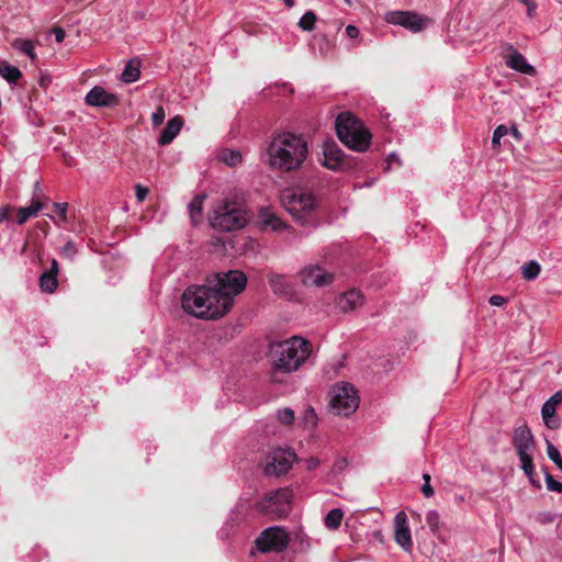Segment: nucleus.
<instances>
[{"label": "nucleus", "instance_id": "obj_1", "mask_svg": "<svg viewBox=\"0 0 562 562\" xmlns=\"http://www.w3.org/2000/svg\"><path fill=\"white\" fill-rule=\"evenodd\" d=\"M308 156L307 140L297 134L285 132L276 135L267 147V166L278 172L299 170Z\"/></svg>", "mask_w": 562, "mask_h": 562}, {"label": "nucleus", "instance_id": "obj_2", "mask_svg": "<svg viewBox=\"0 0 562 562\" xmlns=\"http://www.w3.org/2000/svg\"><path fill=\"white\" fill-rule=\"evenodd\" d=\"M311 352V342L301 336L269 344L267 355L271 363L272 379L278 381L279 373L289 374L297 371Z\"/></svg>", "mask_w": 562, "mask_h": 562}, {"label": "nucleus", "instance_id": "obj_3", "mask_svg": "<svg viewBox=\"0 0 562 562\" xmlns=\"http://www.w3.org/2000/svg\"><path fill=\"white\" fill-rule=\"evenodd\" d=\"M182 308L200 319H217L229 312L228 299L217 296L212 285H190L181 296Z\"/></svg>", "mask_w": 562, "mask_h": 562}, {"label": "nucleus", "instance_id": "obj_4", "mask_svg": "<svg viewBox=\"0 0 562 562\" xmlns=\"http://www.w3.org/2000/svg\"><path fill=\"white\" fill-rule=\"evenodd\" d=\"M248 213L245 204L235 199L224 198L214 204L210 218L211 226L221 232H233L245 227Z\"/></svg>", "mask_w": 562, "mask_h": 562}, {"label": "nucleus", "instance_id": "obj_5", "mask_svg": "<svg viewBox=\"0 0 562 562\" xmlns=\"http://www.w3.org/2000/svg\"><path fill=\"white\" fill-rule=\"evenodd\" d=\"M338 138L350 149L366 151L371 142V133L361 121L349 113L339 114L336 119Z\"/></svg>", "mask_w": 562, "mask_h": 562}, {"label": "nucleus", "instance_id": "obj_6", "mask_svg": "<svg viewBox=\"0 0 562 562\" xmlns=\"http://www.w3.org/2000/svg\"><path fill=\"white\" fill-rule=\"evenodd\" d=\"M284 209L301 224L317 209L318 200L314 192L305 188L286 190L282 194Z\"/></svg>", "mask_w": 562, "mask_h": 562}, {"label": "nucleus", "instance_id": "obj_7", "mask_svg": "<svg viewBox=\"0 0 562 562\" xmlns=\"http://www.w3.org/2000/svg\"><path fill=\"white\" fill-rule=\"evenodd\" d=\"M216 283L213 289L217 296L228 299L229 310L234 304V297L241 293L247 284V277L243 271L229 270L215 276Z\"/></svg>", "mask_w": 562, "mask_h": 562}, {"label": "nucleus", "instance_id": "obj_8", "mask_svg": "<svg viewBox=\"0 0 562 562\" xmlns=\"http://www.w3.org/2000/svg\"><path fill=\"white\" fill-rule=\"evenodd\" d=\"M330 394V408L338 415L348 416L359 406L357 391L348 382L334 385Z\"/></svg>", "mask_w": 562, "mask_h": 562}, {"label": "nucleus", "instance_id": "obj_9", "mask_svg": "<svg viewBox=\"0 0 562 562\" xmlns=\"http://www.w3.org/2000/svg\"><path fill=\"white\" fill-rule=\"evenodd\" d=\"M293 498L292 490L284 487L267 493L257 508L260 513L274 514L278 517L286 516L291 509Z\"/></svg>", "mask_w": 562, "mask_h": 562}, {"label": "nucleus", "instance_id": "obj_10", "mask_svg": "<svg viewBox=\"0 0 562 562\" xmlns=\"http://www.w3.org/2000/svg\"><path fill=\"white\" fill-rule=\"evenodd\" d=\"M256 549L261 553L283 552L289 544V533L282 527H268L257 537Z\"/></svg>", "mask_w": 562, "mask_h": 562}, {"label": "nucleus", "instance_id": "obj_11", "mask_svg": "<svg viewBox=\"0 0 562 562\" xmlns=\"http://www.w3.org/2000/svg\"><path fill=\"white\" fill-rule=\"evenodd\" d=\"M294 460L295 453L290 450H273L268 456L267 464L265 467V473L266 475H282L292 468Z\"/></svg>", "mask_w": 562, "mask_h": 562}, {"label": "nucleus", "instance_id": "obj_12", "mask_svg": "<svg viewBox=\"0 0 562 562\" xmlns=\"http://www.w3.org/2000/svg\"><path fill=\"white\" fill-rule=\"evenodd\" d=\"M319 164L331 170L340 171L347 166L346 156L335 142L326 140L322 145V157Z\"/></svg>", "mask_w": 562, "mask_h": 562}, {"label": "nucleus", "instance_id": "obj_13", "mask_svg": "<svg viewBox=\"0 0 562 562\" xmlns=\"http://www.w3.org/2000/svg\"><path fill=\"white\" fill-rule=\"evenodd\" d=\"M513 445L519 460L533 458L536 450L535 437L528 426L517 427L513 436Z\"/></svg>", "mask_w": 562, "mask_h": 562}, {"label": "nucleus", "instance_id": "obj_14", "mask_svg": "<svg viewBox=\"0 0 562 562\" xmlns=\"http://www.w3.org/2000/svg\"><path fill=\"white\" fill-rule=\"evenodd\" d=\"M386 21L391 24L401 25L416 33L424 30L429 20L413 12L394 11L387 13Z\"/></svg>", "mask_w": 562, "mask_h": 562}, {"label": "nucleus", "instance_id": "obj_15", "mask_svg": "<svg viewBox=\"0 0 562 562\" xmlns=\"http://www.w3.org/2000/svg\"><path fill=\"white\" fill-rule=\"evenodd\" d=\"M300 278L306 286H326L334 280V274L319 266H307L300 271Z\"/></svg>", "mask_w": 562, "mask_h": 562}, {"label": "nucleus", "instance_id": "obj_16", "mask_svg": "<svg viewBox=\"0 0 562 562\" xmlns=\"http://www.w3.org/2000/svg\"><path fill=\"white\" fill-rule=\"evenodd\" d=\"M394 539L405 552H411L413 548L411 529L406 514L401 510L394 517Z\"/></svg>", "mask_w": 562, "mask_h": 562}, {"label": "nucleus", "instance_id": "obj_17", "mask_svg": "<svg viewBox=\"0 0 562 562\" xmlns=\"http://www.w3.org/2000/svg\"><path fill=\"white\" fill-rule=\"evenodd\" d=\"M85 101L88 105L99 108L116 106L120 102L116 94L108 92L103 87L100 86L93 87L86 94Z\"/></svg>", "mask_w": 562, "mask_h": 562}, {"label": "nucleus", "instance_id": "obj_18", "mask_svg": "<svg viewBox=\"0 0 562 562\" xmlns=\"http://www.w3.org/2000/svg\"><path fill=\"white\" fill-rule=\"evenodd\" d=\"M259 228L260 231L283 232L288 229V225L269 207L259 211Z\"/></svg>", "mask_w": 562, "mask_h": 562}, {"label": "nucleus", "instance_id": "obj_19", "mask_svg": "<svg viewBox=\"0 0 562 562\" xmlns=\"http://www.w3.org/2000/svg\"><path fill=\"white\" fill-rule=\"evenodd\" d=\"M182 125H183V120L179 115L169 120L167 125L160 133V136L158 138V144L160 146H166V145L170 144L176 138V136L180 133Z\"/></svg>", "mask_w": 562, "mask_h": 562}, {"label": "nucleus", "instance_id": "obj_20", "mask_svg": "<svg viewBox=\"0 0 562 562\" xmlns=\"http://www.w3.org/2000/svg\"><path fill=\"white\" fill-rule=\"evenodd\" d=\"M363 302V296L358 290H350L346 293H344L338 299V307L344 313L350 312L355 310L356 307L360 306Z\"/></svg>", "mask_w": 562, "mask_h": 562}, {"label": "nucleus", "instance_id": "obj_21", "mask_svg": "<svg viewBox=\"0 0 562 562\" xmlns=\"http://www.w3.org/2000/svg\"><path fill=\"white\" fill-rule=\"evenodd\" d=\"M506 65H507V67H509L516 71H519L521 74L533 75L536 72L533 66L528 64L526 58L524 57V55L517 50H514L506 58Z\"/></svg>", "mask_w": 562, "mask_h": 562}, {"label": "nucleus", "instance_id": "obj_22", "mask_svg": "<svg viewBox=\"0 0 562 562\" xmlns=\"http://www.w3.org/2000/svg\"><path fill=\"white\" fill-rule=\"evenodd\" d=\"M44 207L42 199H33L31 205L19 207L16 211V223L24 224L30 217L36 216Z\"/></svg>", "mask_w": 562, "mask_h": 562}, {"label": "nucleus", "instance_id": "obj_23", "mask_svg": "<svg viewBox=\"0 0 562 562\" xmlns=\"http://www.w3.org/2000/svg\"><path fill=\"white\" fill-rule=\"evenodd\" d=\"M268 282L276 294H285L290 291L291 283L288 276L270 272Z\"/></svg>", "mask_w": 562, "mask_h": 562}, {"label": "nucleus", "instance_id": "obj_24", "mask_svg": "<svg viewBox=\"0 0 562 562\" xmlns=\"http://www.w3.org/2000/svg\"><path fill=\"white\" fill-rule=\"evenodd\" d=\"M519 468L524 474L528 477L529 483L537 490L541 488V482L537 477L535 472L533 458L519 460Z\"/></svg>", "mask_w": 562, "mask_h": 562}, {"label": "nucleus", "instance_id": "obj_25", "mask_svg": "<svg viewBox=\"0 0 562 562\" xmlns=\"http://www.w3.org/2000/svg\"><path fill=\"white\" fill-rule=\"evenodd\" d=\"M519 468L524 474L528 477L529 483L537 490L541 488V482L537 477L535 472L533 458L519 460Z\"/></svg>", "mask_w": 562, "mask_h": 562}, {"label": "nucleus", "instance_id": "obj_26", "mask_svg": "<svg viewBox=\"0 0 562 562\" xmlns=\"http://www.w3.org/2000/svg\"><path fill=\"white\" fill-rule=\"evenodd\" d=\"M519 468L524 474L528 477L529 483L537 490L541 488V482L537 477L535 472L533 458L519 460Z\"/></svg>", "mask_w": 562, "mask_h": 562}, {"label": "nucleus", "instance_id": "obj_27", "mask_svg": "<svg viewBox=\"0 0 562 562\" xmlns=\"http://www.w3.org/2000/svg\"><path fill=\"white\" fill-rule=\"evenodd\" d=\"M0 76L9 83H16L22 77V71L18 67L12 66L7 61H2L0 63Z\"/></svg>", "mask_w": 562, "mask_h": 562}, {"label": "nucleus", "instance_id": "obj_28", "mask_svg": "<svg viewBox=\"0 0 562 562\" xmlns=\"http://www.w3.org/2000/svg\"><path fill=\"white\" fill-rule=\"evenodd\" d=\"M139 63L136 60H130L124 67L121 79L126 83H132L139 78Z\"/></svg>", "mask_w": 562, "mask_h": 562}, {"label": "nucleus", "instance_id": "obj_29", "mask_svg": "<svg viewBox=\"0 0 562 562\" xmlns=\"http://www.w3.org/2000/svg\"><path fill=\"white\" fill-rule=\"evenodd\" d=\"M40 289L44 293H54L58 286L57 277L44 271L40 277Z\"/></svg>", "mask_w": 562, "mask_h": 562}, {"label": "nucleus", "instance_id": "obj_30", "mask_svg": "<svg viewBox=\"0 0 562 562\" xmlns=\"http://www.w3.org/2000/svg\"><path fill=\"white\" fill-rule=\"evenodd\" d=\"M203 200H204L203 195H196L188 204L189 214L194 224H196L201 217L202 209H203Z\"/></svg>", "mask_w": 562, "mask_h": 562}, {"label": "nucleus", "instance_id": "obj_31", "mask_svg": "<svg viewBox=\"0 0 562 562\" xmlns=\"http://www.w3.org/2000/svg\"><path fill=\"white\" fill-rule=\"evenodd\" d=\"M541 271V266L536 260H530L521 267L522 278L527 281H531L538 278Z\"/></svg>", "mask_w": 562, "mask_h": 562}, {"label": "nucleus", "instance_id": "obj_32", "mask_svg": "<svg viewBox=\"0 0 562 562\" xmlns=\"http://www.w3.org/2000/svg\"><path fill=\"white\" fill-rule=\"evenodd\" d=\"M342 517H344L342 510L339 508H334L326 514L325 526L328 529L335 530L341 525Z\"/></svg>", "mask_w": 562, "mask_h": 562}, {"label": "nucleus", "instance_id": "obj_33", "mask_svg": "<svg viewBox=\"0 0 562 562\" xmlns=\"http://www.w3.org/2000/svg\"><path fill=\"white\" fill-rule=\"evenodd\" d=\"M220 159L229 167H235L241 162V154L238 150L224 149L220 154Z\"/></svg>", "mask_w": 562, "mask_h": 562}, {"label": "nucleus", "instance_id": "obj_34", "mask_svg": "<svg viewBox=\"0 0 562 562\" xmlns=\"http://www.w3.org/2000/svg\"><path fill=\"white\" fill-rule=\"evenodd\" d=\"M13 47L19 49L21 53L29 56L32 60L36 59V55L34 53V42L31 40H21L18 38L13 43Z\"/></svg>", "mask_w": 562, "mask_h": 562}, {"label": "nucleus", "instance_id": "obj_35", "mask_svg": "<svg viewBox=\"0 0 562 562\" xmlns=\"http://www.w3.org/2000/svg\"><path fill=\"white\" fill-rule=\"evenodd\" d=\"M316 21V14L313 11H307L301 16L297 25L302 31L311 32L315 29Z\"/></svg>", "mask_w": 562, "mask_h": 562}, {"label": "nucleus", "instance_id": "obj_36", "mask_svg": "<svg viewBox=\"0 0 562 562\" xmlns=\"http://www.w3.org/2000/svg\"><path fill=\"white\" fill-rule=\"evenodd\" d=\"M55 212L58 214V220H55L53 216H49L54 223L58 226L66 224L68 222V203L66 202H55L53 204Z\"/></svg>", "mask_w": 562, "mask_h": 562}, {"label": "nucleus", "instance_id": "obj_37", "mask_svg": "<svg viewBox=\"0 0 562 562\" xmlns=\"http://www.w3.org/2000/svg\"><path fill=\"white\" fill-rule=\"evenodd\" d=\"M314 46L318 47L319 54L326 56L330 49L331 44L326 34H316L313 36Z\"/></svg>", "mask_w": 562, "mask_h": 562}, {"label": "nucleus", "instance_id": "obj_38", "mask_svg": "<svg viewBox=\"0 0 562 562\" xmlns=\"http://www.w3.org/2000/svg\"><path fill=\"white\" fill-rule=\"evenodd\" d=\"M548 458L562 471V456L558 448L549 440H546Z\"/></svg>", "mask_w": 562, "mask_h": 562}, {"label": "nucleus", "instance_id": "obj_39", "mask_svg": "<svg viewBox=\"0 0 562 562\" xmlns=\"http://www.w3.org/2000/svg\"><path fill=\"white\" fill-rule=\"evenodd\" d=\"M317 415L314 411L313 407H307L302 417H301V423L306 427V428H314L316 425H317Z\"/></svg>", "mask_w": 562, "mask_h": 562}, {"label": "nucleus", "instance_id": "obj_40", "mask_svg": "<svg viewBox=\"0 0 562 562\" xmlns=\"http://www.w3.org/2000/svg\"><path fill=\"white\" fill-rule=\"evenodd\" d=\"M277 419L282 425H291L295 419V413L292 408L285 407L278 411Z\"/></svg>", "mask_w": 562, "mask_h": 562}, {"label": "nucleus", "instance_id": "obj_41", "mask_svg": "<svg viewBox=\"0 0 562 562\" xmlns=\"http://www.w3.org/2000/svg\"><path fill=\"white\" fill-rule=\"evenodd\" d=\"M426 522L432 532L438 531L440 526V516L436 510H429L426 514Z\"/></svg>", "mask_w": 562, "mask_h": 562}, {"label": "nucleus", "instance_id": "obj_42", "mask_svg": "<svg viewBox=\"0 0 562 562\" xmlns=\"http://www.w3.org/2000/svg\"><path fill=\"white\" fill-rule=\"evenodd\" d=\"M508 134V127L505 125H498L492 136V145L494 148L501 146V139Z\"/></svg>", "mask_w": 562, "mask_h": 562}, {"label": "nucleus", "instance_id": "obj_43", "mask_svg": "<svg viewBox=\"0 0 562 562\" xmlns=\"http://www.w3.org/2000/svg\"><path fill=\"white\" fill-rule=\"evenodd\" d=\"M543 471H544V480H546V485H547L548 491L562 493V483L555 481L553 479V476L546 469H543Z\"/></svg>", "mask_w": 562, "mask_h": 562}, {"label": "nucleus", "instance_id": "obj_44", "mask_svg": "<svg viewBox=\"0 0 562 562\" xmlns=\"http://www.w3.org/2000/svg\"><path fill=\"white\" fill-rule=\"evenodd\" d=\"M78 249L76 247V244L72 240H68L66 245L60 249L59 254L68 259H74L77 255Z\"/></svg>", "mask_w": 562, "mask_h": 562}, {"label": "nucleus", "instance_id": "obj_45", "mask_svg": "<svg viewBox=\"0 0 562 562\" xmlns=\"http://www.w3.org/2000/svg\"><path fill=\"white\" fill-rule=\"evenodd\" d=\"M424 484L422 486V493L425 497L429 498L434 495V488L430 485V474H423Z\"/></svg>", "mask_w": 562, "mask_h": 562}, {"label": "nucleus", "instance_id": "obj_46", "mask_svg": "<svg viewBox=\"0 0 562 562\" xmlns=\"http://www.w3.org/2000/svg\"><path fill=\"white\" fill-rule=\"evenodd\" d=\"M166 113L164 108L160 105L158 106L151 114V122L154 126H159L162 124L165 120Z\"/></svg>", "mask_w": 562, "mask_h": 562}, {"label": "nucleus", "instance_id": "obj_47", "mask_svg": "<svg viewBox=\"0 0 562 562\" xmlns=\"http://www.w3.org/2000/svg\"><path fill=\"white\" fill-rule=\"evenodd\" d=\"M557 407L553 406L551 403L544 402L541 408V415L542 419H547L548 417H552L555 415Z\"/></svg>", "mask_w": 562, "mask_h": 562}, {"label": "nucleus", "instance_id": "obj_48", "mask_svg": "<svg viewBox=\"0 0 562 562\" xmlns=\"http://www.w3.org/2000/svg\"><path fill=\"white\" fill-rule=\"evenodd\" d=\"M135 194H136V199L139 202H143L148 194V189L138 183L135 187Z\"/></svg>", "mask_w": 562, "mask_h": 562}, {"label": "nucleus", "instance_id": "obj_49", "mask_svg": "<svg viewBox=\"0 0 562 562\" xmlns=\"http://www.w3.org/2000/svg\"><path fill=\"white\" fill-rule=\"evenodd\" d=\"M527 7V14L529 18H533L537 4L533 0H519Z\"/></svg>", "mask_w": 562, "mask_h": 562}, {"label": "nucleus", "instance_id": "obj_50", "mask_svg": "<svg viewBox=\"0 0 562 562\" xmlns=\"http://www.w3.org/2000/svg\"><path fill=\"white\" fill-rule=\"evenodd\" d=\"M543 423L550 429H558L560 427V419L555 415L543 419Z\"/></svg>", "mask_w": 562, "mask_h": 562}, {"label": "nucleus", "instance_id": "obj_51", "mask_svg": "<svg viewBox=\"0 0 562 562\" xmlns=\"http://www.w3.org/2000/svg\"><path fill=\"white\" fill-rule=\"evenodd\" d=\"M488 302L493 306H503L506 303V299L502 295L495 294L488 299Z\"/></svg>", "mask_w": 562, "mask_h": 562}, {"label": "nucleus", "instance_id": "obj_52", "mask_svg": "<svg viewBox=\"0 0 562 562\" xmlns=\"http://www.w3.org/2000/svg\"><path fill=\"white\" fill-rule=\"evenodd\" d=\"M346 34L349 38L353 40V38H357L360 34V31L357 26L355 25H348L346 27Z\"/></svg>", "mask_w": 562, "mask_h": 562}, {"label": "nucleus", "instance_id": "obj_53", "mask_svg": "<svg viewBox=\"0 0 562 562\" xmlns=\"http://www.w3.org/2000/svg\"><path fill=\"white\" fill-rule=\"evenodd\" d=\"M547 402L557 407L562 402V390L555 392Z\"/></svg>", "mask_w": 562, "mask_h": 562}, {"label": "nucleus", "instance_id": "obj_54", "mask_svg": "<svg viewBox=\"0 0 562 562\" xmlns=\"http://www.w3.org/2000/svg\"><path fill=\"white\" fill-rule=\"evenodd\" d=\"M53 34L57 43H61L65 40V31L61 27H54Z\"/></svg>", "mask_w": 562, "mask_h": 562}, {"label": "nucleus", "instance_id": "obj_55", "mask_svg": "<svg viewBox=\"0 0 562 562\" xmlns=\"http://www.w3.org/2000/svg\"><path fill=\"white\" fill-rule=\"evenodd\" d=\"M319 465V460L315 457H311L306 460V469L312 471Z\"/></svg>", "mask_w": 562, "mask_h": 562}, {"label": "nucleus", "instance_id": "obj_56", "mask_svg": "<svg viewBox=\"0 0 562 562\" xmlns=\"http://www.w3.org/2000/svg\"><path fill=\"white\" fill-rule=\"evenodd\" d=\"M58 271H59V265H58V261L56 259H52L50 261V268L46 271L47 273H50L55 277H57L58 274Z\"/></svg>", "mask_w": 562, "mask_h": 562}, {"label": "nucleus", "instance_id": "obj_57", "mask_svg": "<svg viewBox=\"0 0 562 562\" xmlns=\"http://www.w3.org/2000/svg\"><path fill=\"white\" fill-rule=\"evenodd\" d=\"M508 133L518 142L522 138V135L516 125H513L510 128H508Z\"/></svg>", "mask_w": 562, "mask_h": 562}, {"label": "nucleus", "instance_id": "obj_58", "mask_svg": "<svg viewBox=\"0 0 562 562\" xmlns=\"http://www.w3.org/2000/svg\"><path fill=\"white\" fill-rule=\"evenodd\" d=\"M553 520V516L550 513H542L539 515V521L542 524L550 522Z\"/></svg>", "mask_w": 562, "mask_h": 562}, {"label": "nucleus", "instance_id": "obj_59", "mask_svg": "<svg viewBox=\"0 0 562 562\" xmlns=\"http://www.w3.org/2000/svg\"><path fill=\"white\" fill-rule=\"evenodd\" d=\"M386 161L389 165L393 164V162H396V164H401L400 161V157L395 154V153H391L387 158H386Z\"/></svg>", "mask_w": 562, "mask_h": 562}, {"label": "nucleus", "instance_id": "obj_60", "mask_svg": "<svg viewBox=\"0 0 562 562\" xmlns=\"http://www.w3.org/2000/svg\"><path fill=\"white\" fill-rule=\"evenodd\" d=\"M40 192H41V184H40V182H38V181H36V182L34 183V196H33V199H37V198H40V199H41V194H40Z\"/></svg>", "mask_w": 562, "mask_h": 562}, {"label": "nucleus", "instance_id": "obj_61", "mask_svg": "<svg viewBox=\"0 0 562 562\" xmlns=\"http://www.w3.org/2000/svg\"><path fill=\"white\" fill-rule=\"evenodd\" d=\"M63 156H64V161H65L68 166H74L75 160H74L72 156H70V155H68V154H66V153H65Z\"/></svg>", "mask_w": 562, "mask_h": 562}, {"label": "nucleus", "instance_id": "obj_62", "mask_svg": "<svg viewBox=\"0 0 562 562\" xmlns=\"http://www.w3.org/2000/svg\"><path fill=\"white\" fill-rule=\"evenodd\" d=\"M8 217V207H0V223L7 220Z\"/></svg>", "mask_w": 562, "mask_h": 562}, {"label": "nucleus", "instance_id": "obj_63", "mask_svg": "<svg viewBox=\"0 0 562 562\" xmlns=\"http://www.w3.org/2000/svg\"><path fill=\"white\" fill-rule=\"evenodd\" d=\"M285 5L290 9V8H293L294 4H295V0H282Z\"/></svg>", "mask_w": 562, "mask_h": 562}]
</instances>
